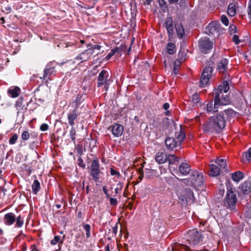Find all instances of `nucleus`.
Listing matches in <instances>:
<instances>
[{"label":"nucleus","instance_id":"f257e3e1","mask_svg":"<svg viewBox=\"0 0 251 251\" xmlns=\"http://www.w3.org/2000/svg\"><path fill=\"white\" fill-rule=\"evenodd\" d=\"M235 111L232 109H225L220 113L210 117L208 121L204 124L203 129L206 132H213L222 129L226 126V120L234 117Z\"/></svg>","mask_w":251,"mask_h":251},{"label":"nucleus","instance_id":"f03ea898","mask_svg":"<svg viewBox=\"0 0 251 251\" xmlns=\"http://www.w3.org/2000/svg\"><path fill=\"white\" fill-rule=\"evenodd\" d=\"M229 89V84L227 81L225 80L223 84L219 85L217 88L213 90L212 94L214 97L215 105H224L230 103L229 96L227 92Z\"/></svg>","mask_w":251,"mask_h":251},{"label":"nucleus","instance_id":"7ed1b4c3","mask_svg":"<svg viewBox=\"0 0 251 251\" xmlns=\"http://www.w3.org/2000/svg\"><path fill=\"white\" fill-rule=\"evenodd\" d=\"M237 198L235 189L227 186L226 195L223 201L224 206L232 212H236L237 211Z\"/></svg>","mask_w":251,"mask_h":251},{"label":"nucleus","instance_id":"20e7f679","mask_svg":"<svg viewBox=\"0 0 251 251\" xmlns=\"http://www.w3.org/2000/svg\"><path fill=\"white\" fill-rule=\"evenodd\" d=\"M177 140L175 138L167 137L165 142L168 150L172 151L178 146H180L185 138V134L181 129V126L179 132H176L175 135Z\"/></svg>","mask_w":251,"mask_h":251},{"label":"nucleus","instance_id":"39448f33","mask_svg":"<svg viewBox=\"0 0 251 251\" xmlns=\"http://www.w3.org/2000/svg\"><path fill=\"white\" fill-rule=\"evenodd\" d=\"M214 59V55L210 58V61L206 65L203 69L201 76L200 81V86L205 87L209 82V78L211 76L214 68V63L212 60Z\"/></svg>","mask_w":251,"mask_h":251},{"label":"nucleus","instance_id":"423d86ee","mask_svg":"<svg viewBox=\"0 0 251 251\" xmlns=\"http://www.w3.org/2000/svg\"><path fill=\"white\" fill-rule=\"evenodd\" d=\"M179 202L182 205H186L188 202H194V196L190 189L184 188L177 192Z\"/></svg>","mask_w":251,"mask_h":251},{"label":"nucleus","instance_id":"0eeeda50","mask_svg":"<svg viewBox=\"0 0 251 251\" xmlns=\"http://www.w3.org/2000/svg\"><path fill=\"white\" fill-rule=\"evenodd\" d=\"M181 181L190 186H200L204 182L203 176L197 171H191L188 178L181 179Z\"/></svg>","mask_w":251,"mask_h":251},{"label":"nucleus","instance_id":"6e6552de","mask_svg":"<svg viewBox=\"0 0 251 251\" xmlns=\"http://www.w3.org/2000/svg\"><path fill=\"white\" fill-rule=\"evenodd\" d=\"M186 238L190 244L195 245L201 243L203 238L202 235L197 228L190 229L185 235Z\"/></svg>","mask_w":251,"mask_h":251},{"label":"nucleus","instance_id":"1a4fd4ad","mask_svg":"<svg viewBox=\"0 0 251 251\" xmlns=\"http://www.w3.org/2000/svg\"><path fill=\"white\" fill-rule=\"evenodd\" d=\"M213 41L206 36L201 38L198 42L199 50L204 54L209 53L213 49Z\"/></svg>","mask_w":251,"mask_h":251},{"label":"nucleus","instance_id":"9d476101","mask_svg":"<svg viewBox=\"0 0 251 251\" xmlns=\"http://www.w3.org/2000/svg\"><path fill=\"white\" fill-rule=\"evenodd\" d=\"M101 174L99 161L97 159H94L91 165L90 175L95 182L99 181Z\"/></svg>","mask_w":251,"mask_h":251},{"label":"nucleus","instance_id":"9b49d317","mask_svg":"<svg viewBox=\"0 0 251 251\" xmlns=\"http://www.w3.org/2000/svg\"><path fill=\"white\" fill-rule=\"evenodd\" d=\"M221 29V24L217 21L210 23L205 28V33L209 36L219 35Z\"/></svg>","mask_w":251,"mask_h":251},{"label":"nucleus","instance_id":"f8f14e48","mask_svg":"<svg viewBox=\"0 0 251 251\" xmlns=\"http://www.w3.org/2000/svg\"><path fill=\"white\" fill-rule=\"evenodd\" d=\"M108 77L109 74L108 72L104 70H102L99 74L97 78L98 87H100L102 85H104L105 89L107 90L110 83V80L108 79Z\"/></svg>","mask_w":251,"mask_h":251},{"label":"nucleus","instance_id":"ddd939ff","mask_svg":"<svg viewBox=\"0 0 251 251\" xmlns=\"http://www.w3.org/2000/svg\"><path fill=\"white\" fill-rule=\"evenodd\" d=\"M168 34V41H171L174 34L173 20L171 17H167L164 23Z\"/></svg>","mask_w":251,"mask_h":251},{"label":"nucleus","instance_id":"4468645a","mask_svg":"<svg viewBox=\"0 0 251 251\" xmlns=\"http://www.w3.org/2000/svg\"><path fill=\"white\" fill-rule=\"evenodd\" d=\"M55 68L51 67L50 64H48L44 69L43 75L40 78L43 79H50L51 75H55Z\"/></svg>","mask_w":251,"mask_h":251},{"label":"nucleus","instance_id":"2eb2a0df","mask_svg":"<svg viewBox=\"0 0 251 251\" xmlns=\"http://www.w3.org/2000/svg\"><path fill=\"white\" fill-rule=\"evenodd\" d=\"M110 128H111L112 134L115 137H119L122 135L124 127L121 125L115 124L114 126H110L109 129Z\"/></svg>","mask_w":251,"mask_h":251},{"label":"nucleus","instance_id":"dca6fc26","mask_svg":"<svg viewBox=\"0 0 251 251\" xmlns=\"http://www.w3.org/2000/svg\"><path fill=\"white\" fill-rule=\"evenodd\" d=\"M78 116L79 114L77 113V110L74 109L70 111L67 115L69 124L73 126L75 125V121L77 120Z\"/></svg>","mask_w":251,"mask_h":251},{"label":"nucleus","instance_id":"f3484780","mask_svg":"<svg viewBox=\"0 0 251 251\" xmlns=\"http://www.w3.org/2000/svg\"><path fill=\"white\" fill-rule=\"evenodd\" d=\"M240 190L245 195L251 192V181L248 180L242 183L239 187Z\"/></svg>","mask_w":251,"mask_h":251},{"label":"nucleus","instance_id":"a211bd4d","mask_svg":"<svg viewBox=\"0 0 251 251\" xmlns=\"http://www.w3.org/2000/svg\"><path fill=\"white\" fill-rule=\"evenodd\" d=\"M92 54V51H90L88 50H85L76 57V59L81 60L82 62L85 61L90 59Z\"/></svg>","mask_w":251,"mask_h":251},{"label":"nucleus","instance_id":"6ab92c4d","mask_svg":"<svg viewBox=\"0 0 251 251\" xmlns=\"http://www.w3.org/2000/svg\"><path fill=\"white\" fill-rule=\"evenodd\" d=\"M126 45H121L120 47H115L113 49L111 50L110 52L107 55V56L105 57V60H108L110 58L113 56L116 52H121L125 49H126Z\"/></svg>","mask_w":251,"mask_h":251},{"label":"nucleus","instance_id":"aec40b11","mask_svg":"<svg viewBox=\"0 0 251 251\" xmlns=\"http://www.w3.org/2000/svg\"><path fill=\"white\" fill-rule=\"evenodd\" d=\"M16 221V217L13 213H8L4 215L3 222L4 224L8 226L13 224Z\"/></svg>","mask_w":251,"mask_h":251},{"label":"nucleus","instance_id":"412c9836","mask_svg":"<svg viewBox=\"0 0 251 251\" xmlns=\"http://www.w3.org/2000/svg\"><path fill=\"white\" fill-rule=\"evenodd\" d=\"M228 60L226 58L222 59L218 64V70L220 73H224L227 71Z\"/></svg>","mask_w":251,"mask_h":251},{"label":"nucleus","instance_id":"4be33fe9","mask_svg":"<svg viewBox=\"0 0 251 251\" xmlns=\"http://www.w3.org/2000/svg\"><path fill=\"white\" fill-rule=\"evenodd\" d=\"M155 159L159 164L164 163L167 161V155L162 152H158L155 155Z\"/></svg>","mask_w":251,"mask_h":251},{"label":"nucleus","instance_id":"5701e85b","mask_svg":"<svg viewBox=\"0 0 251 251\" xmlns=\"http://www.w3.org/2000/svg\"><path fill=\"white\" fill-rule=\"evenodd\" d=\"M191 171L190 166L186 163H181L179 167V173L183 175L188 174Z\"/></svg>","mask_w":251,"mask_h":251},{"label":"nucleus","instance_id":"b1692460","mask_svg":"<svg viewBox=\"0 0 251 251\" xmlns=\"http://www.w3.org/2000/svg\"><path fill=\"white\" fill-rule=\"evenodd\" d=\"M210 171L209 175L210 176H217L220 175L221 169L216 165L211 164L210 166Z\"/></svg>","mask_w":251,"mask_h":251},{"label":"nucleus","instance_id":"393cba45","mask_svg":"<svg viewBox=\"0 0 251 251\" xmlns=\"http://www.w3.org/2000/svg\"><path fill=\"white\" fill-rule=\"evenodd\" d=\"M84 100V98L82 95H77L74 101H73L72 105L74 107V109L77 110L79 105Z\"/></svg>","mask_w":251,"mask_h":251},{"label":"nucleus","instance_id":"a878e982","mask_svg":"<svg viewBox=\"0 0 251 251\" xmlns=\"http://www.w3.org/2000/svg\"><path fill=\"white\" fill-rule=\"evenodd\" d=\"M219 106V105H217V106H216L215 103L213 104V101H211L207 103L206 110L208 112H216L218 111V109Z\"/></svg>","mask_w":251,"mask_h":251},{"label":"nucleus","instance_id":"bb28decb","mask_svg":"<svg viewBox=\"0 0 251 251\" xmlns=\"http://www.w3.org/2000/svg\"><path fill=\"white\" fill-rule=\"evenodd\" d=\"M175 27L177 37L179 38H182L184 35V29L182 25L181 24L176 25Z\"/></svg>","mask_w":251,"mask_h":251},{"label":"nucleus","instance_id":"cd10ccee","mask_svg":"<svg viewBox=\"0 0 251 251\" xmlns=\"http://www.w3.org/2000/svg\"><path fill=\"white\" fill-rule=\"evenodd\" d=\"M244 176V174L240 171L236 172L232 174L231 177L233 180L235 182H238L241 180Z\"/></svg>","mask_w":251,"mask_h":251},{"label":"nucleus","instance_id":"c85d7f7f","mask_svg":"<svg viewBox=\"0 0 251 251\" xmlns=\"http://www.w3.org/2000/svg\"><path fill=\"white\" fill-rule=\"evenodd\" d=\"M20 91V88L18 87L15 86L13 88H10L8 92L12 98H16L19 95Z\"/></svg>","mask_w":251,"mask_h":251},{"label":"nucleus","instance_id":"c756f323","mask_svg":"<svg viewBox=\"0 0 251 251\" xmlns=\"http://www.w3.org/2000/svg\"><path fill=\"white\" fill-rule=\"evenodd\" d=\"M227 13L231 17H233L235 15L236 13V9L235 3H231L229 4L227 8Z\"/></svg>","mask_w":251,"mask_h":251},{"label":"nucleus","instance_id":"7c9ffc66","mask_svg":"<svg viewBox=\"0 0 251 251\" xmlns=\"http://www.w3.org/2000/svg\"><path fill=\"white\" fill-rule=\"evenodd\" d=\"M60 241V238L59 236H55L54 238L50 241V244L52 245H55L58 243V249L56 250V251H59L61 250V247L63 243V240H62L61 242Z\"/></svg>","mask_w":251,"mask_h":251},{"label":"nucleus","instance_id":"2f4dec72","mask_svg":"<svg viewBox=\"0 0 251 251\" xmlns=\"http://www.w3.org/2000/svg\"><path fill=\"white\" fill-rule=\"evenodd\" d=\"M176 46L172 43H168L167 45V52L169 54H174L176 52Z\"/></svg>","mask_w":251,"mask_h":251},{"label":"nucleus","instance_id":"473e14b6","mask_svg":"<svg viewBox=\"0 0 251 251\" xmlns=\"http://www.w3.org/2000/svg\"><path fill=\"white\" fill-rule=\"evenodd\" d=\"M32 192L36 194L40 189V183L37 179H35L32 185Z\"/></svg>","mask_w":251,"mask_h":251},{"label":"nucleus","instance_id":"72a5a7b5","mask_svg":"<svg viewBox=\"0 0 251 251\" xmlns=\"http://www.w3.org/2000/svg\"><path fill=\"white\" fill-rule=\"evenodd\" d=\"M200 96L197 93L192 96V100L193 103V106L201 105V102L200 101Z\"/></svg>","mask_w":251,"mask_h":251},{"label":"nucleus","instance_id":"f704fd0d","mask_svg":"<svg viewBox=\"0 0 251 251\" xmlns=\"http://www.w3.org/2000/svg\"><path fill=\"white\" fill-rule=\"evenodd\" d=\"M168 1L170 3H176L180 7H185L186 5L185 0H168Z\"/></svg>","mask_w":251,"mask_h":251},{"label":"nucleus","instance_id":"c9c22d12","mask_svg":"<svg viewBox=\"0 0 251 251\" xmlns=\"http://www.w3.org/2000/svg\"><path fill=\"white\" fill-rule=\"evenodd\" d=\"M181 62L178 60H176L174 63L173 73L175 75H176L178 74V71L179 68V66Z\"/></svg>","mask_w":251,"mask_h":251},{"label":"nucleus","instance_id":"e433bc0d","mask_svg":"<svg viewBox=\"0 0 251 251\" xmlns=\"http://www.w3.org/2000/svg\"><path fill=\"white\" fill-rule=\"evenodd\" d=\"M84 230L86 231V236L87 238L90 237L91 226L88 224H82Z\"/></svg>","mask_w":251,"mask_h":251},{"label":"nucleus","instance_id":"4c0bfd02","mask_svg":"<svg viewBox=\"0 0 251 251\" xmlns=\"http://www.w3.org/2000/svg\"><path fill=\"white\" fill-rule=\"evenodd\" d=\"M243 159H246L251 162V148L249 149L247 152L243 153Z\"/></svg>","mask_w":251,"mask_h":251},{"label":"nucleus","instance_id":"58836bf2","mask_svg":"<svg viewBox=\"0 0 251 251\" xmlns=\"http://www.w3.org/2000/svg\"><path fill=\"white\" fill-rule=\"evenodd\" d=\"M167 161L170 164H173L176 161H178L177 158L174 155L170 154L168 156L167 155Z\"/></svg>","mask_w":251,"mask_h":251},{"label":"nucleus","instance_id":"ea45409f","mask_svg":"<svg viewBox=\"0 0 251 251\" xmlns=\"http://www.w3.org/2000/svg\"><path fill=\"white\" fill-rule=\"evenodd\" d=\"M23 98H19L16 103V107L18 112L23 110Z\"/></svg>","mask_w":251,"mask_h":251},{"label":"nucleus","instance_id":"a19ab883","mask_svg":"<svg viewBox=\"0 0 251 251\" xmlns=\"http://www.w3.org/2000/svg\"><path fill=\"white\" fill-rule=\"evenodd\" d=\"M16 226L21 227L24 224V219L21 215H19L16 218Z\"/></svg>","mask_w":251,"mask_h":251},{"label":"nucleus","instance_id":"79ce46f5","mask_svg":"<svg viewBox=\"0 0 251 251\" xmlns=\"http://www.w3.org/2000/svg\"><path fill=\"white\" fill-rule=\"evenodd\" d=\"M216 163L218 164L221 169H225L226 166V161L224 159H218L216 161Z\"/></svg>","mask_w":251,"mask_h":251},{"label":"nucleus","instance_id":"37998d69","mask_svg":"<svg viewBox=\"0 0 251 251\" xmlns=\"http://www.w3.org/2000/svg\"><path fill=\"white\" fill-rule=\"evenodd\" d=\"M75 134H76V131H75V128L72 126L71 130L70 131V137H71V138L72 139V140L75 142Z\"/></svg>","mask_w":251,"mask_h":251},{"label":"nucleus","instance_id":"c03bdc74","mask_svg":"<svg viewBox=\"0 0 251 251\" xmlns=\"http://www.w3.org/2000/svg\"><path fill=\"white\" fill-rule=\"evenodd\" d=\"M18 136L17 134H14L9 139V143L10 145H13L15 144L16 142L17 139H18Z\"/></svg>","mask_w":251,"mask_h":251},{"label":"nucleus","instance_id":"a18cd8bd","mask_svg":"<svg viewBox=\"0 0 251 251\" xmlns=\"http://www.w3.org/2000/svg\"><path fill=\"white\" fill-rule=\"evenodd\" d=\"M221 20L222 23L226 26H227L229 24L228 19L225 15H222L221 16Z\"/></svg>","mask_w":251,"mask_h":251},{"label":"nucleus","instance_id":"49530a36","mask_svg":"<svg viewBox=\"0 0 251 251\" xmlns=\"http://www.w3.org/2000/svg\"><path fill=\"white\" fill-rule=\"evenodd\" d=\"M22 138L23 140H27L29 138V136H30V135H29V132L27 131H24L22 133Z\"/></svg>","mask_w":251,"mask_h":251},{"label":"nucleus","instance_id":"de8ad7c7","mask_svg":"<svg viewBox=\"0 0 251 251\" xmlns=\"http://www.w3.org/2000/svg\"><path fill=\"white\" fill-rule=\"evenodd\" d=\"M229 31L230 34H232L237 32V27L235 25L231 24L229 27Z\"/></svg>","mask_w":251,"mask_h":251},{"label":"nucleus","instance_id":"09e8293b","mask_svg":"<svg viewBox=\"0 0 251 251\" xmlns=\"http://www.w3.org/2000/svg\"><path fill=\"white\" fill-rule=\"evenodd\" d=\"M110 174L112 176H116L118 178L120 177L121 174L120 173L116 170H115L113 168H111L110 169Z\"/></svg>","mask_w":251,"mask_h":251},{"label":"nucleus","instance_id":"8fccbe9b","mask_svg":"<svg viewBox=\"0 0 251 251\" xmlns=\"http://www.w3.org/2000/svg\"><path fill=\"white\" fill-rule=\"evenodd\" d=\"M232 41L236 44H239L241 40L239 39V36L237 35H234L232 37Z\"/></svg>","mask_w":251,"mask_h":251},{"label":"nucleus","instance_id":"3c124183","mask_svg":"<svg viewBox=\"0 0 251 251\" xmlns=\"http://www.w3.org/2000/svg\"><path fill=\"white\" fill-rule=\"evenodd\" d=\"M40 129L42 131H47L49 129V126L47 124H43L41 125Z\"/></svg>","mask_w":251,"mask_h":251},{"label":"nucleus","instance_id":"603ef678","mask_svg":"<svg viewBox=\"0 0 251 251\" xmlns=\"http://www.w3.org/2000/svg\"><path fill=\"white\" fill-rule=\"evenodd\" d=\"M78 165L80 167L84 168L85 167V164L83 162V161L81 157H79L78 159Z\"/></svg>","mask_w":251,"mask_h":251},{"label":"nucleus","instance_id":"864d4df0","mask_svg":"<svg viewBox=\"0 0 251 251\" xmlns=\"http://www.w3.org/2000/svg\"><path fill=\"white\" fill-rule=\"evenodd\" d=\"M108 199H109L110 200V203L112 205H116L117 204V200L116 198H111L110 196V198H108Z\"/></svg>","mask_w":251,"mask_h":251},{"label":"nucleus","instance_id":"5fc2aeb1","mask_svg":"<svg viewBox=\"0 0 251 251\" xmlns=\"http://www.w3.org/2000/svg\"><path fill=\"white\" fill-rule=\"evenodd\" d=\"M248 14L249 17L251 19V0H249L248 5Z\"/></svg>","mask_w":251,"mask_h":251},{"label":"nucleus","instance_id":"6e6d98bb","mask_svg":"<svg viewBox=\"0 0 251 251\" xmlns=\"http://www.w3.org/2000/svg\"><path fill=\"white\" fill-rule=\"evenodd\" d=\"M101 48V46L99 45H93L92 48H91V51H92L93 53L94 52L95 50H100Z\"/></svg>","mask_w":251,"mask_h":251},{"label":"nucleus","instance_id":"4d7b16f0","mask_svg":"<svg viewBox=\"0 0 251 251\" xmlns=\"http://www.w3.org/2000/svg\"><path fill=\"white\" fill-rule=\"evenodd\" d=\"M102 190L104 192V193L105 194L106 196V198H110V194L108 193V191H107V187L106 186H103L102 187Z\"/></svg>","mask_w":251,"mask_h":251},{"label":"nucleus","instance_id":"13d9d810","mask_svg":"<svg viewBox=\"0 0 251 251\" xmlns=\"http://www.w3.org/2000/svg\"><path fill=\"white\" fill-rule=\"evenodd\" d=\"M245 215L249 218H251V209H249L245 212Z\"/></svg>","mask_w":251,"mask_h":251},{"label":"nucleus","instance_id":"bf43d9fd","mask_svg":"<svg viewBox=\"0 0 251 251\" xmlns=\"http://www.w3.org/2000/svg\"><path fill=\"white\" fill-rule=\"evenodd\" d=\"M169 106H170V105H169V104L168 103H164V104H163V108L165 110H167L168 109H169Z\"/></svg>","mask_w":251,"mask_h":251},{"label":"nucleus","instance_id":"052dcab7","mask_svg":"<svg viewBox=\"0 0 251 251\" xmlns=\"http://www.w3.org/2000/svg\"><path fill=\"white\" fill-rule=\"evenodd\" d=\"M225 193V190L224 189H220L218 192V194L220 196V197L223 196Z\"/></svg>","mask_w":251,"mask_h":251},{"label":"nucleus","instance_id":"680f3d73","mask_svg":"<svg viewBox=\"0 0 251 251\" xmlns=\"http://www.w3.org/2000/svg\"><path fill=\"white\" fill-rule=\"evenodd\" d=\"M93 45L92 44H88L86 45L87 49L88 50L90 51H91V48H92Z\"/></svg>","mask_w":251,"mask_h":251},{"label":"nucleus","instance_id":"e2e57ef3","mask_svg":"<svg viewBox=\"0 0 251 251\" xmlns=\"http://www.w3.org/2000/svg\"><path fill=\"white\" fill-rule=\"evenodd\" d=\"M152 0H144V4L150 5L151 4Z\"/></svg>","mask_w":251,"mask_h":251},{"label":"nucleus","instance_id":"0e129e2a","mask_svg":"<svg viewBox=\"0 0 251 251\" xmlns=\"http://www.w3.org/2000/svg\"><path fill=\"white\" fill-rule=\"evenodd\" d=\"M182 249H185V251H189L190 250V248L186 245H183Z\"/></svg>","mask_w":251,"mask_h":251},{"label":"nucleus","instance_id":"69168bd1","mask_svg":"<svg viewBox=\"0 0 251 251\" xmlns=\"http://www.w3.org/2000/svg\"><path fill=\"white\" fill-rule=\"evenodd\" d=\"M170 123V120L168 119V118H165L164 120V123L166 125H169Z\"/></svg>","mask_w":251,"mask_h":251},{"label":"nucleus","instance_id":"338daca9","mask_svg":"<svg viewBox=\"0 0 251 251\" xmlns=\"http://www.w3.org/2000/svg\"><path fill=\"white\" fill-rule=\"evenodd\" d=\"M113 233L116 234L117 232V226H115L112 228Z\"/></svg>","mask_w":251,"mask_h":251},{"label":"nucleus","instance_id":"774afa93","mask_svg":"<svg viewBox=\"0 0 251 251\" xmlns=\"http://www.w3.org/2000/svg\"><path fill=\"white\" fill-rule=\"evenodd\" d=\"M31 251H39L34 245L31 246Z\"/></svg>","mask_w":251,"mask_h":251}]
</instances>
